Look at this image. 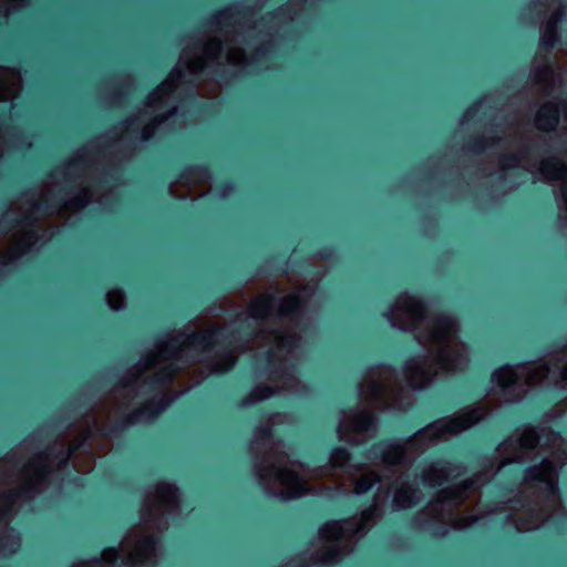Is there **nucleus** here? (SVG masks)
<instances>
[{"label":"nucleus","mask_w":567,"mask_h":567,"mask_svg":"<svg viewBox=\"0 0 567 567\" xmlns=\"http://www.w3.org/2000/svg\"><path fill=\"white\" fill-rule=\"evenodd\" d=\"M389 319L393 327L414 330L420 344L427 349V358H414L405 365V379L414 389L425 386L439 369L456 371L467 363L466 347L456 339L457 327L447 316L423 318L422 303L410 296H400Z\"/></svg>","instance_id":"obj_1"},{"label":"nucleus","mask_w":567,"mask_h":567,"mask_svg":"<svg viewBox=\"0 0 567 567\" xmlns=\"http://www.w3.org/2000/svg\"><path fill=\"white\" fill-rule=\"evenodd\" d=\"M537 442V434L532 429L516 432L498 446L497 460L491 462L486 473L476 475L475 480L466 481L462 486L440 492L436 499L416 516L417 526L431 532L434 536L445 535L447 526H453L456 529L470 526L473 522L472 518L457 517L458 507L466 502L472 503L478 485L489 481L502 466L526 460L536 447Z\"/></svg>","instance_id":"obj_2"},{"label":"nucleus","mask_w":567,"mask_h":567,"mask_svg":"<svg viewBox=\"0 0 567 567\" xmlns=\"http://www.w3.org/2000/svg\"><path fill=\"white\" fill-rule=\"evenodd\" d=\"M89 161L81 154H78L65 167L63 172L54 173V182L42 193L40 198L34 202L30 197L21 198L13 203L9 210L3 215L2 224L13 223L14 229L11 234L13 239L12 250L14 254L24 251L31 245L25 227L30 225L32 215L39 213L42 206L55 200V197L64 190L70 184L80 187V194L64 204L65 210H76L86 205L89 202V189L84 185V176L89 169Z\"/></svg>","instance_id":"obj_3"},{"label":"nucleus","mask_w":567,"mask_h":567,"mask_svg":"<svg viewBox=\"0 0 567 567\" xmlns=\"http://www.w3.org/2000/svg\"><path fill=\"white\" fill-rule=\"evenodd\" d=\"M398 384L388 367L371 369L360 384V400L363 411L346 415L340 422V440L351 444H362L374 433L372 415L365 409L391 404L396 399Z\"/></svg>","instance_id":"obj_4"},{"label":"nucleus","mask_w":567,"mask_h":567,"mask_svg":"<svg viewBox=\"0 0 567 567\" xmlns=\"http://www.w3.org/2000/svg\"><path fill=\"white\" fill-rule=\"evenodd\" d=\"M176 503V488L168 484H158L155 494L147 496L143 513L144 525L132 529L122 542L121 557L124 564L142 567L153 563L156 549L151 535V524L159 515L171 511Z\"/></svg>","instance_id":"obj_5"},{"label":"nucleus","mask_w":567,"mask_h":567,"mask_svg":"<svg viewBox=\"0 0 567 567\" xmlns=\"http://www.w3.org/2000/svg\"><path fill=\"white\" fill-rule=\"evenodd\" d=\"M487 414L485 404L462 411L452 419H443L419 431L404 444H390L382 451V462L386 466L405 465L410 461L414 446L423 441L429 444L447 440L477 423Z\"/></svg>","instance_id":"obj_6"},{"label":"nucleus","mask_w":567,"mask_h":567,"mask_svg":"<svg viewBox=\"0 0 567 567\" xmlns=\"http://www.w3.org/2000/svg\"><path fill=\"white\" fill-rule=\"evenodd\" d=\"M313 474L301 473L300 465L289 463L279 444H271L267 455L258 467V475L266 492L281 499H291L305 495L309 480Z\"/></svg>","instance_id":"obj_7"},{"label":"nucleus","mask_w":567,"mask_h":567,"mask_svg":"<svg viewBox=\"0 0 567 567\" xmlns=\"http://www.w3.org/2000/svg\"><path fill=\"white\" fill-rule=\"evenodd\" d=\"M204 339L205 336L202 332L192 336L178 333L168 341L158 343L145 362L128 372L125 388H130L140 380L146 382L151 378L158 382L171 379L176 370L174 361L179 360L184 353L195 350Z\"/></svg>","instance_id":"obj_8"},{"label":"nucleus","mask_w":567,"mask_h":567,"mask_svg":"<svg viewBox=\"0 0 567 567\" xmlns=\"http://www.w3.org/2000/svg\"><path fill=\"white\" fill-rule=\"evenodd\" d=\"M378 512V505L364 511L359 519L351 518L343 522L326 524L320 530L321 547L316 556L317 563H334L348 554L354 536L364 533L372 526Z\"/></svg>","instance_id":"obj_9"},{"label":"nucleus","mask_w":567,"mask_h":567,"mask_svg":"<svg viewBox=\"0 0 567 567\" xmlns=\"http://www.w3.org/2000/svg\"><path fill=\"white\" fill-rule=\"evenodd\" d=\"M549 372L542 363H528L515 368L504 367L497 370L493 380L499 388V401L514 402L520 400L529 385L540 382Z\"/></svg>","instance_id":"obj_10"},{"label":"nucleus","mask_w":567,"mask_h":567,"mask_svg":"<svg viewBox=\"0 0 567 567\" xmlns=\"http://www.w3.org/2000/svg\"><path fill=\"white\" fill-rule=\"evenodd\" d=\"M238 34H229L228 31L224 33V41L219 38H210L198 51L190 53L189 50H185L181 60L186 64L187 69L192 72H198L202 70L208 61L220 60L221 52L225 49V59L228 63L239 65L245 61V54L241 49L237 47Z\"/></svg>","instance_id":"obj_11"},{"label":"nucleus","mask_w":567,"mask_h":567,"mask_svg":"<svg viewBox=\"0 0 567 567\" xmlns=\"http://www.w3.org/2000/svg\"><path fill=\"white\" fill-rule=\"evenodd\" d=\"M524 494H537L549 505L557 503L556 467L551 461H544L540 466L530 468L523 482Z\"/></svg>","instance_id":"obj_12"},{"label":"nucleus","mask_w":567,"mask_h":567,"mask_svg":"<svg viewBox=\"0 0 567 567\" xmlns=\"http://www.w3.org/2000/svg\"><path fill=\"white\" fill-rule=\"evenodd\" d=\"M181 78V71L175 69L169 76L147 97L145 110L137 118L127 122V130H137L146 118L157 113L166 104L169 93L176 87V83Z\"/></svg>","instance_id":"obj_13"},{"label":"nucleus","mask_w":567,"mask_h":567,"mask_svg":"<svg viewBox=\"0 0 567 567\" xmlns=\"http://www.w3.org/2000/svg\"><path fill=\"white\" fill-rule=\"evenodd\" d=\"M540 173L548 181H559L561 203L560 218H567V168L556 158L543 161L540 164Z\"/></svg>","instance_id":"obj_14"},{"label":"nucleus","mask_w":567,"mask_h":567,"mask_svg":"<svg viewBox=\"0 0 567 567\" xmlns=\"http://www.w3.org/2000/svg\"><path fill=\"white\" fill-rule=\"evenodd\" d=\"M259 338L262 341H267L270 344L269 359L270 361H282L288 354L297 348L298 339L296 334H287L281 331H277L269 336L264 332L260 333Z\"/></svg>","instance_id":"obj_15"},{"label":"nucleus","mask_w":567,"mask_h":567,"mask_svg":"<svg viewBox=\"0 0 567 567\" xmlns=\"http://www.w3.org/2000/svg\"><path fill=\"white\" fill-rule=\"evenodd\" d=\"M50 466L51 463L49 462L47 455H39L35 458L31 460L23 470L20 477L21 492L28 493L34 489L38 486V484H40V482L43 480Z\"/></svg>","instance_id":"obj_16"},{"label":"nucleus","mask_w":567,"mask_h":567,"mask_svg":"<svg viewBox=\"0 0 567 567\" xmlns=\"http://www.w3.org/2000/svg\"><path fill=\"white\" fill-rule=\"evenodd\" d=\"M461 475V468L449 462H435L423 470L422 481L429 486L441 485Z\"/></svg>","instance_id":"obj_17"},{"label":"nucleus","mask_w":567,"mask_h":567,"mask_svg":"<svg viewBox=\"0 0 567 567\" xmlns=\"http://www.w3.org/2000/svg\"><path fill=\"white\" fill-rule=\"evenodd\" d=\"M350 486L353 487L354 494H363L368 492L378 481V475L367 470L364 465H354L348 468Z\"/></svg>","instance_id":"obj_18"},{"label":"nucleus","mask_w":567,"mask_h":567,"mask_svg":"<svg viewBox=\"0 0 567 567\" xmlns=\"http://www.w3.org/2000/svg\"><path fill=\"white\" fill-rule=\"evenodd\" d=\"M421 498L419 489L409 483H398L393 495V507L396 509H405L414 506Z\"/></svg>","instance_id":"obj_19"},{"label":"nucleus","mask_w":567,"mask_h":567,"mask_svg":"<svg viewBox=\"0 0 567 567\" xmlns=\"http://www.w3.org/2000/svg\"><path fill=\"white\" fill-rule=\"evenodd\" d=\"M350 460V454L346 449L338 447L332 451L329 458V466L326 471H330L329 476H331L332 483L336 485V488L348 492V485L339 477L334 471L343 467L348 461Z\"/></svg>","instance_id":"obj_20"},{"label":"nucleus","mask_w":567,"mask_h":567,"mask_svg":"<svg viewBox=\"0 0 567 567\" xmlns=\"http://www.w3.org/2000/svg\"><path fill=\"white\" fill-rule=\"evenodd\" d=\"M19 90V74L10 69H0V101L16 97Z\"/></svg>","instance_id":"obj_21"},{"label":"nucleus","mask_w":567,"mask_h":567,"mask_svg":"<svg viewBox=\"0 0 567 567\" xmlns=\"http://www.w3.org/2000/svg\"><path fill=\"white\" fill-rule=\"evenodd\" d=\"M513 520L518 532H528L539 527L545 520V515L535 514V508L528 507L522 514L514 516Z\"/></svg>","instance_id":"obj_22"},{"label":"nucleus","mask_w":567,"mask_h":567,"mask_svg":"<svg viewBox=\"0 0 567 567\" xmlns=\"http://www.w3.org/2000/svg\"><path fill=\"white\" fill-rule=\"evenodd\" d=\"M558 107L554 103L544 104L537 115L536 125L539 130L549 131L555 128L558 122Z\"/></svg>","instance_id":"obj_23"},{"label":"nucleus","mask_w":567,"mask_h":567,"mask_svg":"<svg viewBox=\"0 0 567 567\" xmlns=\"http://www.w3.org/2000/svg\"><path fill=\"white\" fill-rule=\"evenodd\" d=\"M274 302V298L269 295L259 296L250 303L249 315L252 318H264L269 313Z\"/></svg>","instance_id":"obj_24"},{"label":"nucleus","mask_w":567,"mask_h":567,"mask_svg":"<svg viewBox=\"0 0 567 567\" xmlns=\"http://www.w3.org/2000/svg\"><path fill=\"white\" fill-rule=\"evenodd\" d=\"M558 22V17L553 16L547 22L542 38H540V49L549 50L556 39V24Z\"/></svg>","instance_id":"obj_25"},{"label":"nucleus","mask_w":567,"mask_h":567,"mask_svg":"<svg viewBox=\"0 0 567 567\" xmlns=\"http://www.w3.org/2000/svg\"><path fill=\"white\" fill-rule=\"evenodd\" d=\"M299 307V297L290 295L281 300L279 312L281 315H289Z\"/></svg>","instance_id":"obj_26"},{"label":"nucleus","mask_w":567,"mask_h":567,"mask_svg":"<svg viewBox=\"0 0 567 567\" xmlns=\"http://www.w3.org/2000/svg\"><path fill=\"white\" fill-rule=\"evenodd\" d=\"M106 300L111 309L117 310L124 305V295L120 290H111L106 296Z\"/></svg>","instance_id":"obj_27"},{"label":"nucleus","mask_w":567,"mask_h":567,"mask_svg":"<svg viewBox=\"0 0 567 567\" xmlns=\"http://www.w3.org/2000/svg\"><path fill=\"white\" fill-rule=\"evenodd\" d=\"M271 394V389L267 386H258L251 392V394L249 395L245 403H256L258 401L269 398Z\"/></svg>","instance_id":"obj_28"},{"label":"nucleus","mask_w":567,"mask_h":567,"mask_svg":"<svg viewBox=\"0 0 567 567\" xmlns=\"http://www.w3.org/2000/svg\"><path fill=\"white\" fill-rule=\"evenodd\" d=\"M27 0H0V13L7 16L11 10L24 6Z\"/></svg>","instance_id":"obj_29"},{"label":"nucleus","mask_w":567,"mask_h":567,"mask_svg":"<svg viewBox=\"0 0 567 567\" xmlns=\"http://www.w3.org/2000/svg\"><path fill=\"white\" fill-rule=\"evenodd\" d=\"M166 118H167L166 114H155V116L153 118V123L152 124H145L143 126L142 138L143 140L150 138L152 136V134H153V127H154L153 124H159V123L164 122Z\"/></svg>","instance_id":"obj_30"},{"label":"nucleus","mask_w":567,"mask_h":567,"mask_svg":"<svg viewBox=\"0 0 567 567\" xmlns=\"http://www.w3.org/2000/svg\"><path fill=\"white\" fill-rule=\"evenodd\" d=\"M270 441L269 433L265 429H259L256 433L255 441L252 442V449L257 450L259 449V443L262 442V444H268Z\"/></svg>","instance_id":"obj_31"},{"label":"nucleus","mask_w":567,"mask_h":567,"mask_svg":"<svg viewBox=\"0 0 567 567\" xmlns=\"http://www.w3.org/2000/svg\"><path fill=\"white\" fill-rule=\"evenodd\" d=\"M551 69L549 66H544L542 70L535 71V79L537 82L546 83L551 78Z\"/></svg>","instance_id":"obj_32"},{"label":"nucleus","mask_w":567,"mask_h":567,"mask_svg":"<svg viewBox=\"0 0 567 567\" xmlns=\"http://www.w3.org/2000/svg\"><path fill=\"white\" fill-rule=\"evenodd\" d=\"M117 557V553L115 549L113 548H109V549H105L102 554V558L105 560V561H113L115 560Z\"/></svg>","instance_id":"obj_33"},{"label":"nucleus","mask_w":567,"mask_h":567,"mask_svg":"<svg viewBox=\"0 0 567 567\" xmlns=\"http://www.w3.org/2000/svg\"><path fill=\"white\" fill-rule=\"evenodd\" d=\"M195 183H196V181L190 178L188 175L182 176L181 181L178 182V184H181V185L189 186V192L190 193H195L196 192L194 188H190V184H195Z\"/></svg>","instance_id":"obj_34"},{"label":"nucleus","mask_w":567,"mask_h":567,"mask_svg":"<svg viewBox=\"0 0 567 567\" xmlns=\"http://www.w3.org/2000/svg\"><path fill=\"white\" fill-rule=\"evenodd\" d=\"M234 363H235V359H234V358H230V359H228L227 363H226L224 367H219V365H217V367L215 368V370H216L217 372H225V371H227L228 369H230V368L234 365Z\"/></svg>","instance_id":"obj_35"},{"label":"nucleus","mask_w":567,"mask_h":567,"mask_svg":"<svg viewBox=\"0 0 567 567\" xmlns=\"http://www.w3.org/2000/svg\"><path fill=\"white\" fill-rule=\"evenodd\" d=\"M560 377H561V386L563 388H567V364L563 367L561 371H560Z\"/></svg>","instance_id":"obj_36"},{"label":"nucleus","mask_w":567,"mask_h":567,"mask_svg":"<svg viewBox=\"0 0 567 567\" xmlns=\"http://www.w3.org/2000/svg\"><path fill=\"white\" fill-rule=\"evenodd\" d=\"M14 496H16V495L10 494V496L4 501V505H3V507H2V508H0V513H1V514H4V513L8 511L9 505H11V504L13 503V497H14Z\"/></svg>","instance_id":"obj_37"},{"label":"nucleus","mask_w":567,"mask_h":567,"mask_svg":"<svg viewBox=\"0 0 567 567\" xmlns=\"http://www.w3.org/2000/svg\"><path fill=\"white\" fill-rule=\"evenodd\" d=\"M229 14L226 12L220 13L218 17V25H223L224 23H226Z\"/></svg>","instance_id":"obj_38"},{"label":"nucleus","mask_w":567,"mask_h":567,"mask_svg":"<svg viewBox=\"0 0 567 567\" xmlns=\"http://www.w3.org/2000/svg\"><path fill=\"white\" fill-rule=\"evenodd\" d=\"M176 187H177V185H172V186H171V188H169L171 194H172L173 196H175V197H183V195H179V194H177V193H176Z\"/></svg>","instance_id":"obj_39"},{"label":"nucleus","mask_w":567,"mask_h":567,"mask_svg":"<svg viewBox=\"0 0 567 567\" xmlns=\"http://www.w3.org/2000/svg\"><path fill=\"white\" fill-rule=\"evenodd\" d=\"M195 174H196V175H198V177H199L200 179H203V178H205V177H206L205 173H204V172H202V171H196V172H195Z\"/></svg>","instance_id":"obj_40"},{"label":"nucleus","mask_w":567,"mask_h":567,"mask_svg":"<svg viewBox=\"0 0 567 567\" xmlns=\"http://www.w3.org/2000/svg\"><path fill=\"white\" fill-rule=\"evenodd\" d=\"M17 547H18V543H17V542H14V543H13V548H12V549H10V553H14V550L17 549Z\"/></svg>","instance_id":"obj_41"},{"label":"nucleus","mask_w":567,"mask_h":567,"mask_svg":"<svg viewBox=\"0 0 567 567\" xmlns=\"http://www.w3.org/2000/svg\"><path fill=\"white\" fill-rule=\"evenodd\" d=\"M424 447H425V445H424V446H422V447H420L416 452H421V451H423V449H424Z\"/></svg>","instance_id":"obj_42"},{"label":"nucleus","mask_w":567,"mask_h":567,"mask_svg":"<svg viewBox=\"0 0 567 567\" xmlns=\"http://www.w3.org/2000/svg\"><path fill=\"white\" fill-rule=\"evenodd\" d=\"M565 116H566V120H567V109L565 110Z\"/></svg>","instance_id":"obj_43"}]
</instances>
